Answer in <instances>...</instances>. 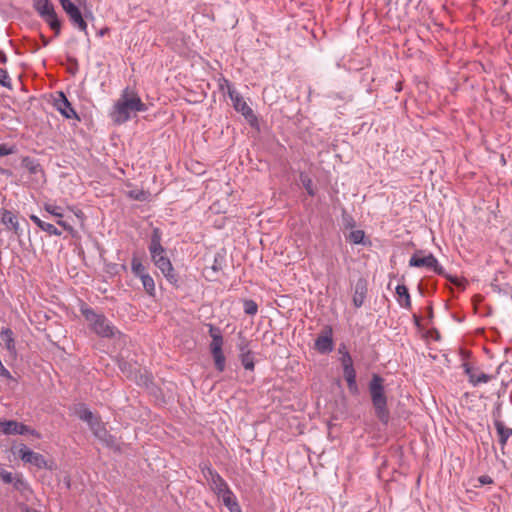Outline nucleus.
Masks as SVG:
<instances>
[{"mask_svg":"<svg viewBox=\"0 0 512 512\" xmlns=\"http://www.w3.org/2000/svg\"><path fill=\"white\" fill-rule=\"evenodd\" d=\"M148 107L136 92L125 88L119 99L114 103L110 116L114 123L123 124L131 119L133 113L145 112Z\"/></svg>","mask_w":512,"mask_h":512,"instance_id":"1","label":"nucleus"},{"mask_svg":"<svg viewBox=\"0 0 512 512\" xmlns=\"http://www.w3.org/2000/svg\"><path fill=\"white\" fill-rule=\"evenodd\" d=\"M162 232L159 228H154L151 234V240L149 244V253L151 260L154 265L161 271L163 276L171 284L178 282L177 274L174 271L173 265L170 259L166 255V249L161 244Z\"/></svg>","mask_w":512,"mask_h":512,"instance_id":"2","label":"nucleus"},{"mask_svg":"<svg viewBox=\"0 0 512 512\" xmlns=\"http://www.w3.org/2000/svg\"><path fill=\"white\" fill-rule=\"evenodd\" d=\"M369 393L377 417L381 422L387 423L389 420L387 397L385 395L384 379L380 375H372L369 382Z\"/></svg>","mask_w":512,"mask_h":512,"instance_id":"3","label":"nucleus"},{"mask_svg":"<svg viewBox=\"0 0 512 512\" xmlns=\"http://www.w3.org/2000/svg\"><path fill=\"white\" fill-rule=\"evenodd\" d=\"M81 312L88 322L90 329L93 330L98 336L103 338H110L116 334V328L110 323L105 315L98 314L93 309L88 307H83Z\"/></svg>","mask_w":512,"mask_h":512,"instance_id":"4","label":"nucleus"},{"mask_svg":"<svg viewBox=\"0 0 512 512\" xmlns=\"http://www.w3.org/2000/svg\"><path fill=\"white\" fill-rule=\"evenodd\" d=\"M33 8L58 36L61 31V21L50 0H32Z\"/></svg>","mask_w":512,"mask_h":512,"instance_id":"5","label":"nucleus"},{"mask_svg":"<svg viewBox=\"0 0 512 512\" xmlns=\"http://www.w3.org/2000/svg\"><path fill=\"white\" fill-rule=\"evenodd\" d=\"M409 265L411 267L417 268L425 267L439 275L444 273V268L439 264L438 260L431 253L425 256H421L420 253L413 254L409 260Z\"/></svg>","mask_w":512,"mask_h":512,"instance_id":"6","label":"nucleus"},{"mask_svg":"<svg viewBox=\"0 0 512 512\" xmlns=\"http://www.w3.org/2000/svg\"><path fill=\"white\" fill-rule=\"evenodd\" d=\"M0 432L3 433L4 435L30 434L36 438L41 437L40 434L35 429H32L29 426L14 420H0Z\"/></svg>","mask_w":512,"mask_h":512,"instance_id":"7","label":"nucleus"},{"mask_svg":"<svg viewBox=\"0 0 512 512\" xmlns=\"http://www.w3.org/2000/svg\"><path fill=\"white\" fill-rule=\"evenodd\" d=\"M228 89V95L233 103V107L240 112L246 119L254 118L252 109L245 102L240 93L228 81H225Z\"/></svg>","mask_w":512,"mask_h":512,"instance_id":"8","label":"nucleus"},{"mask_svg":"<svg viewBox=\"0 0 512 512\" xmlns=\"http://www.w3.org/2000/svg\"><path fill=\"white\" fill-rule=\"evenodd\" d=\"M314 347L320 354H328L333 351V329L331 326L326 325L322 329L315 340Z\"/></svg>","mask_w":512,"mask_h":512,"instance_id":"9","label":"nucleus"},{"mask_svg":"<svg viewBox=\"0 0 512 512\" xmlns=\"http://www.w3.org/2000/svg\"><path fill=\"white\" fill-rule=\"evenodd\" d=\"M18 455L24 463H29L38 469L47 467V461L45 460L44 456L29 449L26 445H21L19 447Z\"/></svg>","mask_w":512,"mask_h":512,"instance_id":"10","label":"nucleus"},{"mask_svg":"<svg viewBox=\"0 0 512 512\" xmlns=\"http://www.w3.org/2000/svg\"><path fill=\"white\" fill-rule=\"evenodd\" d=\"M53 105L55 109L66 119H75L77 121L80 120L77 112L71 106V103L68 101L63 92H59L58 95L54 98Z\"/></svg>","mask_w":512,"mask_h":512,"instance_id":"11","label":"nucleus"},{"mask_svg":"<svg viewBox=\"0 0 512 512\" xmlns=\"http://www.w3.org/2000/svg\"><path fill=\"white\" fill-rule=\"evenodd\" d=\"M44 210L49 213L51 216L56 218V223L63 227L66 231H68L71 235L75 234L74 228L64 220V210L61 206H58L54 203H45Z\"/></svg>","mask_w":512,"mask_h":512,"instance_id":"12","label":"nucleus"},{"mask_svg":"<svg viewBox=\"0 0 512 512\" xmlns=\"http://www.w3.org/2000/svg\"><path fill=\"white\" fill-rule=\"evenodd\" d=\"M208 472L211 476L210 484L212 490L217 494L219 498L226 495V491L230 492L232 491L226 481L215 471H212L211 469H208Z\"/></svg>","mask_w":512,"mask_h":512,"instance_id":"13","label":"nucleus"},{"mask_svg":"<svg viewBox=\"0 0 512 512\" xmlns=\"http://www.w3.org/2000/svg\"><path fill=\"white\" fill-rule=\"evenodd\" d=\"M463 368H464L465 374L469 378V382L473 386H477L482 383H487L491 379V377L488 374L476 371L468 363H464Z\"/></svg>","mask_w":512,"mask_h":512,"instance_id":"14","label":"nucleus"},{"mask_svg":"<svg viewBox=\"0 0 512 512\" xmlns=\"http://www.w3.org/2000/svg\"><path fill=\"white\" fill-rule=\"evenodd\" d=\"M0 343H2L7 351L12 354L16 355V344H15V338L12 330L10 328H2L0 331Z\"/></svg>","mask_w":512,"mask_h":512,"instance_id":"15","label":"nucleus"},{"mask_svg":"<svg viewBox=\"0 0 512 512\" xmlns=\"http://www.w3.org/2000/svg\"><path fill=\"white\" fill-rule=\"evenodd\" d=\"M1 222L8 230L19 234L20 225L17 217L9 210L3 209L1 211Z\"/></svg>","mask_w":512,"mask_h":512,"instance_id":"16","label":"nucleus"},{"mask_svg":"<svg viewBox=\"0 0 512 512\" xmlns=\"http://www.w3.org/2000/svg\"><path fill=\"white\" fill-rule=\"evenodd\" d=\"M210 350L216 369L219 372H223L225 369L226 359L222 351V346H219V343L216 341L215 343L210 344Z\"/></svg>","mask_w":512,"mask_h":512,"instance_id":"17","label":"nucleus"},{"mask_svg":"<svg viewBox=\"0 0 512 512\" xmlns=\"http://www.w3.org/2000/svg\"><path fill=\"white\" fill-rule=\"evenodd\" d=\"M90 429L92 430L93 434L96 438H98L103 443L109 445L112 443V437L108 433L107 429L105 428L103 422L99 419L96 423H94Z\"/></svg>","mask_w":512,"mask_h":512,"instance_id":"18","label":"nucleus"},{"mask_svg":"<svg viewBox=\"0 0 512 512\" xmlns=\"http://www.w3.org/2000/svg\"><path fill=\"white\" fill-rule=\"evenodd\" d=\"M367 293V286L364 280H359L354 289L353 304L356 308L361 307L364 304Z\"/></svg>","mask_w":512,"mask_h":512,"instance_id":"19","label":"nucleus"},{"mask_svg":"<svg viewBox=\"0 0 512 512\" xmlns=\"http://www.w3.org/2000/svg\"><path fill=\"white\" fill-rule=\"evenodd\" d=\"M344 378L347 382L348 389L351 393L356 394L358 392V385L356 381V371L354 366L343 368Z\"/></svg>","mask_w":512,"mask_h":512,"instance_id":"20","label":"nucleus"},{"mask_svg":"<svg viewBox=\"0 0 512 512\" xmlns=\"http://www.w3.org/2000/svg\"><path fill=\"white\" fill-rule=\"evenodd\" d=\"M30 219L43 231L48 233L49 235L60 236L61 231L57 229L53 224L47 223L41 220L38 216L32 214L30 215Z\"/></svg>","mask_w":512,"mask_h":512,"instance_id":"21","label":"nucleus"},{"mask_svg":"<svg viewBox=\"0 0 512 512\" xmlns=\"http://www.w3.org/2000/svg\"><path fill=\"white\" fill-rule=\"evenodd\" d=\"M396 294L398 297V303L401 307L410 308L411 298L408 292V288L404 284H398L396 286Z\"/></svg>","mask_w":512,"mask_h":512,"instance_id":"22","label":"nucleus"},{"mask_svg":"<svg viewBox=\"0 0 512 512\" xmlns=\"http://www.w3.org/2000/svg\"><path fill=\"white\" fill-rule=\"evenodd\" d=\"M494 425L499 436V443L503 447L512 436V428L505 427L504 423L500 420H495Z\"/></svg>","mask_w":512,"mask_h":512,"instance_id":"23","label":"nucleus"},{"mask_svg":"<svg viewBox=\"0 0 512 512\" xmlns=\"http://www.w3.org/2000/svg\"><path fill=\"white\" fill-rule=\"evenodd\" d=\"M223 504L227 507L230 512H242L241 507L237 501L235 494L230 491H226V495L221 497Z\"/></svg>","mask_w":512,"mask_h":512,"instance_id":"24","label":"nucleus"},{"mask_svg":"<svg viewBox=\"0 0 512 512\" xmlns=\"http://www.w3.org/2000/svg\"><path fill=\"white\" fill-rule=\"evenodd\" d=\"M77 415L78 417L86 422L89 427H91L94 423H96L99 418H97L93 413L92 411H90L87 407L85 406H81L78 410H77Z\"/></svg>","mask_w":512,"mask_h":512,"instance_id":"25","label":"nucleus"},{"mask_svg":"<svg viewBox=\"0 0 512 512\" xmlns=\"http://www.w3.org/2000/svg\"><path fill=\"white\" fill-rule=\"evenodd\" d=\"M69 19L72 22V24L76 26L80 31L84 32L86 35L88 34L87 23L83 19L82 13L79 9L70 14Z\"/></svg>","mask_w":512,"mask_h":512,"instance_id":"26","label":"nucleus"},{"mask_svg":"<svg viewBox=\"0 0 512 512\" xmlns=\"http://www.w3.org/2000/svg\"><path fill=\"white\" fill-rule=\"evenodd\" d=\"M22 164L31 174L37 175L43 173L41 165L34 159L25 157L22 160Z\"/></svg>","mask_w":512,"mask_h":512,"instance_id":"27","label":"nucleus"},{"mask_svg":"<svg viewBox=\"0 0 512 512\" xmlns=\"http://www.w3.org/2000/svg\"><path fill=\"white\" fill-rule=\"evenodd\" d=\"M131 270L133 272V274L138 277V278H142L143 275H146L148 274L146 272V268L145 266L141 263V261L134 257L131 261Z\"/></svg>","mask_w":512,"mask_h":512,"instance_id":"28","label":"nucleus"},{"mask_svg":"<svg viewBox=\"0 0 512 512\" xmlns=\"http://www.w3.org/2000/svg\"><path fill=\"white\" fill-rule=\"evenodd\" d=\"M140 280L142 282V285H143L145 291L149 295H154V293H155L154 279L149 274H146V275H143V277L140 278Z\"/></svg>","mask_w":512,"mask_h":512,"instance_id":"29","label":"nucleus"},{"mask_svg":"<svg viewBox=\"0 0 512 512\" xmlns=\"http://www.w3.org/2000/svg\"><path fill=\"white\" fill-rule=\"evenodd\" d=\"M239 358H240L241 364L243 365V367L246 370H250V371L254 370L255 363H254L253 353L239 355Z\"/></svg>","mask_w":512,"mask_h":512,"instance_id":"30","label":"nucleus"},{"mask_svg":"<svg viewBox=\"0 0 512 512\" xmlns=\"http://www.w3.org/2000/svg\"><path fill=\"white\" fill-rule=\"evenodd\" d=\"M243 308H244V312L250 316H254L258 312L257 303L251 299L244 300Z\"/></svg>","mask_w":512,"mask_h":512,"instance_id":"31","label":"nucleus"},{"mask_svg":"<svg viewBox=\"0 0 512 512\" xmlns=\"http://www.w3.org/2000/svg\"><path fill=\"white\" fill-rule=\"evenodd\" d=\"M209 334L212 338L211 343H215L216 340L219 343V346H223V337L221 335V332L218 328L214 327L213 325L209 326Z\"/></svg>","mask_w":512,"mask_h":512,"instance_id":"32","label":"nucleus"},{"mask_svg":"<svg viewBox=\"0 0 512 512\" xmlns=\"http://www.w3.org/2000/svg\"><path fill=\"white\" fill-rule=\"evenodd\" d=\"M365 233L362 230H354L349 234V240L354 244L363 243Z\"/></svg>","mask_w":512,"mask_h":512,"instance_id":"33","label":"nucleus"},{"mask_svg":"<svg viewBox=\"0 0 512 512\" xmlns=\"http://www.w3.org/2000/svg\"><path fill=\"white\" fill-rule=\"evenodd\" d=\"M63 10L66 12V14L69 16L79 8L70 0H59Z\"/></svg>","mask_w":512,"mask_h":512,"instance_id":"34","label":"nucleus"},{"mask_svg":"<svg viewBox=\"0 0 512 512\" xmlns=\"http://www.w3.org/2000/svg\"><path fill=\"white\" fill-rule=\"evenodd\" d=\"M300 180H301L302 185L304 186V188L308 192V194L313 196L315 194V192L313 190L312 180L308 176H305V175H301L300 176Z\"/></svg>","mask_w":512,"mask_h":512,"instance_id":"35","label":"nucleus"},{"mask_svg":"<svg viewBox=\"0 0 512 512\" xmlns=\"http://www.w3.org/2000/svg\"><path fill=\"white\" fill-rule=\"evenodd\" d=\"M15 151H16V148L14 145H9L6 143L0 144V157L13 154V153H15Z\"/></svg>","mask_w":512,"mask_h":512,"instance_id":"36","label":"nucleus"},{"mask_svg":"<svg viewBox=\"0 0 512 512\" xmlns=\"http://www.w3.org/2000/svg\"><path fill=\"white\" fill-rule=\"evenodd\" d=\"M0 85L3 87H10L11 79L6 70L0 68Z\"/></svg>","mask_w":512,"mask_h":512,"instance_id":"37","label":"nucleus"},{"mask_svg":"<svg viewBox=\"0 0 512 512\" xmlns=\"http://www.w3.org/2000/svg\"><path fill=\"white\" fill-rule=\"evenodd\" d=\"M237 347H238V350L240 352L239 355L252 353V351L249 349V343L245 339H242L238 343Z\"/></svg>","mask_w":512,"mask_h":512,"instance_id":"38","label":"nucleus"},{"mask_svg":"<svg viewBox=\"0 0 512 512\" xmlns=\"http://www.w3.org/2000/svg\"><path fill=\"white\" fill-rule=\"evenodd\" d=\"M339 361L341 363L342 368L353 366V359L351 355H344L342 357H339Z\"/></svg>","mask_w":512,"mask_h":512,"instance_id":"39","label":"nucleus"},{"mask_svg":"<svg viewBox=\"0 0 512 512\" xmlns=\"http://www.w3.org/2000/svg\"><path fill=\"white\" fill-rule=\"evenodd\" d=\"M0 477L7 484H10V483H12L14 481L13 474L11 472L6 471V470H2L0 472Z\"/></svg>","mask_w":512,"mask_h":512,"instance_id":"40","label":"nucleus"},{"mask_svg":"<svg viewBox=\"0 0 512 512\" xmlns=\"http://www.w3.org/2000/svg\"><path fill=\"white\" fill-rule=\"evenodd\" d=\"M0 376L7 378V379L11 378V373L8 371V369H6L4 367L1 360H0Z\"/></svg>","mask_w":512,"mask_h":512,"instance_id":"41","label":"nucleus"},{"mask_svg":"<svg viewBox=\"0 0 512 512\" xmlns=\"http://www.w3.org/2000/svg\"><path fill=\"white\" fill-rule=\"evenodd\" d=\"M338 354L340 355V357L344 356V355H350L349 351H348V348L347 346L344 344V343H341L338 347Z\"/></svg>","mask_w":512,"mask_h":512,"instance_id":"42","label":"nucleus"},{"mask_svg":"<svg viewBox=\"0 0 512 512\" xmlns=\"http://www.w3.org/2000/svg\"><path fill=\"white\" fill-rule=\"evenodd\" d=\"M479 482L483 485L485 484H491L492 483V479L487 476V475H483V476H480L479 477Z\"/></svg>","mask_w":512,"mask_h":512,"instance_id":"43","label":"nucleus"},{"mask_svg":"<svg viewBox=\"0 0 512 512\" xmlns=\"http://www.w3.org/2000/svg\"><path fill=\"white\" fill-rule=\"evenodd\" d=\"M0 62L1 63L7 62V56L2 51H0Z\"/></svg>","mask_w":512,"mask_h":512,"instance_id":"44","label":"nucleus"},{"mask_svg":"<svg viewBox=\"0 0 512 512\" xmlns=\"http://www.w3.org/2000/svg\"><path fill=\"white\" fill-rule=\"evenodd\" d=\"M20 485H23V481H22L21 479H17V480H16V482L14 483V486H15L16 488H19V487H20Z\"/></svg>","mask_w":512,"mask_h":512,"instance_id":"45","label":"nucleus"},{"mask_svg":"<svg viewBox=\"0 0 512 512\" xmlns=\"http://www.w3.org/2000/svg\"><path fill=\"white\" fill-rule=\"evenodd\" d=\"M74 214H75V216H76V217H78V218H81V217L83 216V213H82V211H80V210L75 211V212H74Z\"/></svg>","mask_w":512,"mask_h":512,"instance_id":"46","label":"nucleus"},{"mask_svg":"<svg viewBox=\"0 0 512 512\" xmlns=\"http://www.w3.org/2000/svg\"><path fill=\"white\" fill-rule=\"evenodd\" d=\"M133 197H134L135 199H137V200H143V199H144V198H142V197L140 196V194H135V195H133Z\"/></svg>","mask_w":512,"mask_h":512,"instance_id":"47","label":"nucleus"},{"mask_svg":"<svg viewBox=\"0 0 512 512\" xmlns=\"http://www.w3.org/2000/svg\"><path fill=\"white\" fill-rule=\"evenodd\" d=\"M106 31H107V29L100 30V31H99V33H98V34H99V36H101V37H102V36L106 33Z\"/></svg>","mask_w":512,"mask_h":512,"instance_id":"48","label":"nucleus"},{"mask_svg":"<svg viewBox=\"0 0 512 512\" xmlns=\"http://www.w3.org/2000/svg\"><path fill=\"white\" fill-rule=\"evenodd\" d=\"M65 485H66V487H67V488H69V487H70V480H69V479H67V480L65 481Z\"/></svg>","mask_w":512,"mask_h":512,"instance_id":"49","label":"nucleus"},{"mask_svg":"<svg viewBox=\"0 0 512 512\" xmlns=\"http://www.w3.org/2000/svg\"><path fill=\"white\" fill-rule=\"evenodd\" d=\"M28 512H39V511H37V510H29Z\"/></svg>","mask_w":512,"mask_h":512,"instance_id":"50","label":"nucleus"}]
</instances>
